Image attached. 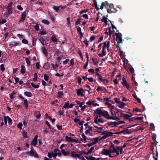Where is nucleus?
I'll return each mask as SVG.
<instances>
[{
	"instance_id": "1",
	"label": "nucleus",
	"mask_w": 160,
	"mask_h": 160,
	"mask_svg": "<svg viewBox=\"0 0 160 160\" xmlns=\"http://www.w3.org/2000/svg\"><path fill=\"white\" fill-rule=\"evenodd\" d=\"M115 106L111 104V113L112 116H111V119H113L115 120H119L120 119L118 117L119 116L121 118H123L124 120H128L129 117H131L132 115H130L127 114L122 113L123 112L122 110H118L116 109Z\"/></svg>"
},
{
	"instance_id": "2",
	"label": "nucleus",
	"mask_w": 160,
	"mask_h": 160,
	"mask_svg": "<svg viewBox=\"0 0 160 160\" xmlns=\"http://www.w3.org/2000/svg\"><path fill=\"white\" fill-rule=\"evenodd\" d=\"M119 149V146H117L116 148L114 144L111 141V158L118 156L119 154L118 150Z\"/></svg>"
},
{
	"instance_id": "3",
	"label": "nucleus",
	"mask_w": 160,
	"mask_h": 160,
	"mask_svg": "<svg viewBox=\"0 0 160 160\" xmlns=\"http://www.w3.org/2000/svg\"><path fill=\"white\" fill-rule=\"evenodd\" d=\"M94 112L99 114V117L102 116L108 119H110V115L107 111L97 109L94 111Z\"/></svg>"
},
{
	"instance_id": "4",
	"label": "nucleus",
	"mask_w": 160,
	"mask_h": 160,
	"mask_svg": "<svg viewBox=\"0 0 160 160\" xmlns=\"http://www.w3.org/2000/svg\"><path fill=\"white\" fill-rule=\"evenodd\" d=\"M109 41H108L107 43L106 42L103 43V47L102 50V53L98 54V55L99 57H102L106 55V49L108 51H109Z\"/></svg>"
},
{
	"instance_id": "5",
	"label": "nucleus",
	"mask_w": 160,
	"mask_h": 160,
	"mask_svg": "<svg viewBox=\"0 0 160 160\" xmlns=\"http://www.w3.org/2000/svg\"><path fill=\"white\" fill-rule=\"evenodd\" d=\"M115 39L117 41V43H122V35L121 33L115 32Z\"/></svg>"
},
{
	"instance_id": "6",
	"label": "nucleus",
	"mask_w": 160,
	"mask_h": 160,
	"mask_svg": "<svg viewBox=\"0 0 160 160\" xmlns=\"http://www.w3.org/2000/svg\"><path fill=\"white\" fill-rule=\"evenodd\" d=\"M131 133V132L129 131V130L127 128L125 130H124L123 131H121L120 132H111V138L112 137H113V134H118L121 133H123L124 134H129Z\"/></svg>"
},
{
	"instance_id": "7",
	"label": "nucleus",
	"mask_w": 160,
	"mask_h": 160,
	"mask_svg": "<svg viewBox=\"0 0 160 160\" xmlns=\"http://www.w3.org/2000/svg\"><path fill=\"white\" fill-rule=\"evenodd\" d=\"M71 157L74 158L77 157L81 160H85V158L83 157H81V154L76 153L74 152H71L70 153Z\"/></svg>"
},
{
	"instance_id": "8",
	"label": "nucleus",
	"mask_w": 160,
	"mask_h": 160,
	"mask_svg": "<svg viewBox=\"0 0 160 160\" xmlns=\"http://www.w3.org/2000/svg\"><path fill=\"white\" fill-rule=\"evenodd\" d=\"M123 82H122V84L124 87H125L128 90H129L131 88L129 84L128 83L125 77L124 76L122 79Z\"/></svg>"
},
{
	"instance_id": "9",
	"label": "nucleus",
	"mask_w": 160,
	"mask_h": 160,
	"mask_svg": "<svg viewBox=\"0 0 160 160\" xmlns=\"http://www.w3.org/2000/svg\"><path fill=\"white\" fill-rule=\"evenodd\" d=\"M94 122L95 123L98 124L99 123H103L104 121L103 119L99 118L98 115H96L94 118Z\"/></svg>"
},
{
	"instance_id": "10",
	"label": "nucleus",
	"mask_w": 160,
	"mask_h": 160,
	"mask_svg": "<svg viewBox=\"0 0 160 160\" xmlns=\"http://www.w3.org/2000/svg\"><path fill=\"white\" fill-rule=\"evenodd\" d=\"M97 99L99 100H103V101L104 102V103H105V104L108 105V108H110V103L109 102V98H104L101 99L99 98H97Z\"/></svg>"
},
{
	"instance_id": "11",
	"label": "nucleus",
	"mask_w": 160,
	"mask_h": 160,
	"mask_svg": "<svg viewBox=\"0 0 160 160\" xmlns=\"http://www.w3.org/2000/svg\"><path fill=\"white\" fill-rule=\"evenodd\" d=\"M101 153L104 155H108L110 157V148L108 149H103L101 152Z\"/></svg>"
},
{
	"instance_id": "12",
	"label": "nucleus",
	"mask_w": 160,
	"mask_h": 160,
	"mask_svg": "<svg viewBox=\"0 0 160 160\" xmlns=\"http://www.w3.org/2000/svg\"><path fill=\"white\" fill-rule=\"evenodd\" d=\"M77 93L78 96H83L84 95V92L82 88L78 89L77 91Z\"/></svg>"
},
{
	"instance_id": "13",
	"label": "nucleus",
	"mask_w": 160,
	"mask_h": 160,
	"mask_svg": "<svg viewBox=\"0 0 160 160\" xmlns=\"http://www.w3.org/2000/svg\"><path fill=\"white\" fill-rule=\"evenodd\" d=\"M6 13L5 14L6 17H8L10 14H11L13 12L12 8H6Z\"/></svg>"
},
{
	"instance_id": "14",
	"label": "nucleus",
	"mask_w": 160,
	"mask_h": 160,
	"mask_svg": "<svg viewBox=\"0 0 160 160\" xmlns=\"http://www.w3.org/2000/svg\"><path fill=\"white\" fill-rule=\"evenodd\" d=\"M119 9L120 8L118 7H117L116 8H114L113 4L111 3V13L115 12L116 11H118Z\"/></svg>"
},
{
	"instance_id": "15",
	"label": "nucleus",
	"mask_w": 160,
	"mask_h": 160,
	"mask_svg": "<svg viewBox=\"0 0 160 160\" xmlns=\"http://www.w3.org/2000/svg\"><path fill=\"white\" fill-rule=\"evenodd\" d=\"M38 136L37 135H35L32 141V144L34 146H36L38 142Z\"/></svg>"
},
{
	"instance_id": "16",
	"label": "nucleus",
	"mask_w": 160,
	"mask_h": 160,
	"mask_svg": "<svg viewBox=\"0 0 160 160\" xmlns=\"http://www.w3.org/2000/svg\"><path fill=\"white\" fill-rule=\"evenodd\" d=\"M41 51L45 55L46 57L48 55V52L46 49L44 47H42L41 49Z\"/></svg>"
},
{
	"instance_id": "17",
	"label": "nucleus",
	"mask_w": 160,
	"mask_h": 160,
	"mask_svg": "<svg viewBox=\"0 0 160 160\" xmlns=\"http://www.w3.org/2000/svg\"><path fill=\"white\" fill-rule=\"evenodd\" d=\"M92 142L93 143V145L96 144L98 142L100 141L99 137H96L94 138H93L92 140Z\"/></svg>"
},
{
	"instance_id": "18",
	"label": "nucleus",
	"mask_w": 160,
	"mask_h": 160,
	"mask_svg": "<svg viewBox=\"0 0 160 160\" xmlns=\"http://www.w3.org/2000/svg\"><path fill=\"white\" fill-rule=\"evenodd\" d=\"M119 104V105H117L121 109L125 108V106L126 105L125 103L121 101Z\"/></svg>"
},
{
	"instance_id": "19",
	"label": "nucleus",
	"mask_w": 160,
	"mask_h": 160,
	"mask_svg": "<svg viewBox=\"0 0 160 160\" xmlns=\"http://www.w3.org/2000/svg\"><path fill=\"white\" fill-rule=\"evenodd\" d=\"M110 136V132H108V133H107L106 134L104 135L102 137H101L100 138L99 137V140H102V139H105L108 137H109Z\"/></svg>"
},
{
	"instance_id": "20",
	"label": "nucleus",
	"mask_w": 160,
	"mask_h": 160,
	"mask_svg": "<svg viewBox=\"0 0 160 160\" xmlns=\"http://www.w3.org/2000/svg\"><path fill=\"white\" fill-rule=\"evenodd\" d=\"M39 40L43 45H45V44H47V43H46V41L42 37H40L39 38Z\"/></svg>"
},
{
	"instance_id": "21",
	"label": "nucleus",
	"mask_w": 160,
	"mask_h": 160,
	"mask_svg": "<svg viewBox=\"0 0 160 160\" xmlns=\"http://www.w3.org/2000/svg\"><path fill=\"white\" fill-rule=\"evenodd\" d=\"M19 42H12L9 44V46L11 47H13L14 46L18 45H19Z\"/></svg>"
},
{
	"instance_id": "22",
	"label": "nucleus",
	"mask_w": 160,
	"mask_h": 160,
	"mask_svg": "<svg viewBox=\"0 0 160 160\" xmlns=\"http://www.w3.org/2000/svg\"><path fill=\"white\" fill-rule=\"evenodd\" d=\"M95 100H91L86 102V104H88V106H90L92 105L93 106L94 102H95Z\"/></svg>"
},
{
	"instance_id": "23",
	"label": "nucleus",
	"mask_w": 160,
	"mask_h": 160,
	"mask_svg": "<svg viewBox=\"0 0 160 160\" xmlns=\"http://www.w3.org/2000/svg\"><path fill=\"white\" fill-rule=\"evenodd\" d=\"M34 115L37 119H39L41 116L40 113L39 112L36 111L35 112Z\"/></svg>"
},
{
	"instance_id": "24",
	"label": "nucleus",
	"mask_w": 160,
	"mask_h": 160,
	"mask_svg": "<svg viewBox=\"0 0 160 160\" xmlns=\"http://www.w3.org/2000/svg\"><path fill=\"white\" fill-rule=\"evenodd\" d=\"M108 18H106L105 16H104L102 17V22H104L106 25L107 24L109 25V24L108 23Z\"/></svg>"
},
{
	"instance_id": "25",
	"label": "nucleus",
	"mask_w": 160,
	"mask_h": 160,
	"mask_svg": "<svg viewBox=\"0 0 160 160\" xmlns=\"http://www.w3.org/2000/svg\"><path fill=\"white\" fill-rule=\"evenodd\" d=\"M24 95L28 97H31L32 96V94L29 92L26 91L24 92Z\"/></svg>"
},
{
	"instance_id": "26",
	"label": "nucleus",
	"mask_w": 160,
	"mask_h": 160,
	"mask_svg": "<svg viewBox=\"0 0 160 160\" xmlns=\"http://www.w3.org/2000/svg\"><path fill=\"white\" fill-rule=\"evenodd\" d=\"M51 40L53 42H56L58 40V39L56 38V36L54 35H53L51 37Z\"/></svg>"
},
{
	"instance_id": "27",
	"label": "nucleus",
	"mask_w": 160,
	"mask_h": 160,
	"mask_svg": "<svg viewBox=\"0 0 160 160\" xmlns=\"http://www.w3.org/2000/svg\"><path fill=\"white\" fill-rule=\"evenodd\" d=\"M88 128V129H87L85 132V133L86 135L90 134V132L92 130V127H89Z\"/></svg>"
},
{
	"instance_id": "28",
	"label": "nucleus",
	"mask_w": 160,
	"mask_h": 160,
	"mask_svg": "<svg viewBox=\"0 0 160 160\" xmlns=\"http://www.w3.org/2000/svg\"><path fill=\"white\" fill-rule=\"evenodd\" d=\"M77 31L78 32H79V34L80 35L81 37H82L83 36V33L81 31V28L79 27H78L77 28Z\"/></svg>"
},
{
	"instance_id": "29",
	"label": "nucleus",
	"mask_w": 160,
	"mask_h": 160,
	"mask_svg": "<svg viewBox=\"0 0 160 160\" xmlns=\"http://www.w3.org/2000/svg\"><path fill=\"white\" fill-rule=\"evenodd\" d=\"M21 73L22 74H24L25 72V67L23 65L21 66V69L20 70Z\"/></svg>"
},
{
	"instance_id": "30",
	"label": "nucleus",
	"mask_w": 160,
	"mask_h": 160,
	"mask_svg": "<svg viewBox=\"0 0 160 160\" xmlns=\"http://www.w3.org/2000/svg\"><path fill=\"white\" fill-rule=\"evenodd\" d=\"M118 125V122H111V126L112 127H116Z\"/></svg>"
},
{
	"instance_id": "31",
	"label": "nucleus",
	"mask_w": 160,
	"mask_h": 160,
	"mask_svg": "<svg viewBox=\"0 0 160 160\" xmlns=\"http://www.w3.org/2000/svg\"><path fill=\"white\" fill-rule=\"evenodd\" d=\"M94 127L97 128V129H96V130L98 132H101L102 131V128L98 127L96 126H94Z\"/></svg>"
},
{
	"instance_id": "32",
	"label": "nucleus",
	"mask_w": 160,
	"mask_h": 160,
	"mask_svg": "<svg viewBox=\"0 0 160 160\" xmlns=\"http://www.w3.org/2000/svg\"><path fill=\"white\" fill-rule=\"evenodd\" d=\"M65 140L68 142H71L73 141L71 137H69L68 136H66Z\"/></svg>"
},
{
	"instance_id": "33",
	"label": "nucleus",
	"mask_w": 160,
	"mask_h": 160,
	"mask_svg": "<svg viewBox=\"0 0 160 160\" xmlns=\"http://www.w3.org/2000/svg\"><path fill=\"white\" fill-rule=\"evenodd\" d=\"M85 157L88 160H96L95 158L93 157L92 156L90 157L85 156Z\"/></svg>"
},
{
	"instance_id": "34",
	"label": "nucleus",
	"mask_w": 160,
	"mask_h": 160,
	"mask_svg": "<svg viewBox=\"0 0 160 160\" xmlns=\"http://www.w3.org/2000/svg\"><path fill=\"white\" fill-rule=\"evenodd\" d=\"M23 105H24V107L26 108H28V101L27 99L24 100Z\"/></svg>"
},
{
	"instance_id": "35",
	"label": "nucleus",
	"mask_w": 160,
	"mask_h": 160,
	"mask_svg": "<svg viewBox=\"0 0 160 160\" xmlns=\"http://www.w3.org/2000/svg\"><path fill=\"white\" fill-rule=\"evenodd\" d=\"M61 153L64 156H67L68 153H67V151H65L64 149H62L61 150Z\"/></svg>"
},
{
	"instance_id": "36",
	"label": "nucleus",
	"mask_w": 160,
	"mask_h": 160,
	"mask_svg": "<svg viewBox=\"0 0 160 160\" xmlns=\"http://www.w3.org/2000/svg\"><path fill=\"white\" fill-rule=\"evenodd\" d=\"M79 105V107L81 108V110L82 111H84L85 109L87 107V106L82 105V104H81L80 105Z\"/></svg>"
},
{
	"instance_id": "37",
	"label": "nucleus",
	"mask_w": 160,
	"mask_h": 160,
	"mask_svg": "<svg viewBox=\"0 0 160 160\" xmlns=\"http://www.w3.org/2000/svg\"><path fill=\"white\" fill-rule=\"evenodd\" d=\"M133 111L142 112V110L139 109L138 108H135L133 109Z\"/></svg>"
},
{
	"instance_id": "38",
	"label": "nucleus",
	"mask_w": 160,
	"mask_h": 160,
	"mask_svg": "<svg viewBox=\"0 0 160 160\" xmlns=\"http://www.w3.org/2000/svg\"><path fill=\"white\" fill-rule=\"evenodd\" d=\"M52 8L55 11L58 12L59 10V7L58 6H54Z\"/></svg>"
},
{
	"instance_id": "39",
	"label": "nucleus",
	"mask_w": 160,
	"mask_h": 160,
	"mask_svg": "<svg viewBox=\"0 0 160 160\" xmlns=\"http://www.w3.org/2000/svg\"><path fill=\"white\" fill-rule=\"evenodd\" d=\"M63 93L62 92H58L57 93V96L58 98H61V97L63 95Z\"/></svg>"
},
{
	"instance_id": "40",
	"label": "nucleus",
	"mask_w": 160,
	"mask_h": 160,
	"mask_svg": "<svg viewBox=\"0 0 160 160\" xmlns=\"http://www.w3.org/2000/svg\"><path fill=\"white\" fill-rule=\"evenodd\" d=\"M43 68L46 70L49 68L48 64V63H45L43 65Z\"/></svg>"
},
{
	"instance_id": "41",
	"label": "nucleus",
	"mask_w": 160,
	"mask_h": 160,
	"mask_svg": "<svg viewBox=\"0 0 160 160\" xmlns=\"http://www.w3.org/2000/svg\"><path fill=\"white\" fill-rule=\"evenodd\" d=\"M31 84L32 86L34 88H38L39 87V85H35L33 82L31 83Z\"/></svg>"
},
{
	"instance_id": "42",
	"label": "nucleus",
	"mask_w": 160,
	"mask_h": 160,
	"mask_svg": "<svg viewBox=\"0 0 160 160\" xmlns=\"http://www.w3.org/2000/svg\"><path fill=\"white\" fill-rule=\"evenodd\" d=\"M42 22L46 25H48L49 24V22L47 20H43L42 21Z\"/></svg>"
},
{
	"instance_id": "43",
	"label": "nucleus",
	"mask_w": 160,
	"mask_h": 160,
	"mask_svg": "<svg viewBox=\"0 0 160 160\" xmlns=\"http://www.w3.org/2000/svg\"><path fill=\"white\" fill-rule=\"evenodd\" d=\"M34 29L36 31H38L39 30V27L38 24H37L36 25L34 26Z\"/></svg>"
},
{
	"instance_id": "44",
	"label": "nucleus",
	"mask_w": 160,
	"mask_h": 160,
	"mask_svg": "<svg viewBox=\"0 0 160 160\" xmlns=\"http://www.w3.org/2000/svg\"><path fill=\"white\" fill-rule=\"evenodd\" d=\"M4 64H2L0 66V70L2 71H4L5 70V68L4 67Z\"/></svg>"
},
{
	"instance_id": "45",
	"label": "nucleus",
	"mask_w": 160,
	"mask_h": 160,
	"mask_svg": "<svg viewBox=\"0 0 160 160\" xmlns=\"http://www.w3.org/2000/svg\"><path fill=\"white\" fill-rule=\"evenodd\" d=\"M82 79V78L79 76H78L77 77V80L78 81V83L79 84H81Z\"/></svg>"
},
{
	"instance_id": "46",
	"label": "nucleus",
	"mask_w": 160,
	"mask_h": 160,
	"mask_svg": "<svg viewBox=\"0 0 160 160\" xmlns=\"http://www.w3.org/2000/svg\"><path fill=\"white\" fill-rule=\"evenodd\" d=\"M114 102H115L119 104L120 102V99L119 98H114Z\"/></svg>"
},
{
	"instance_id": "47",
	"label": "nucleus",
	"mask_w": 160,
	"mask_h": 160,
	"mask_svg": "<svg viewBox=\"0 0 160 160\" xmlns=\"http://www.w3.org/2000/svg\"><path fill=\"white\" fill-rule=\"evenodd\" d=\"M111 25L112 27V29H115L116 30L117 32H118V30H117V28L115 27V25H114L112 23L111 21Z\"/></svg>"
},
{
	"instance_id": "48",
	"label": "nucleus",
	"mask_w": 160,
	"mask_h": 160,
	"mask_svg": "<svg viewBox=\"0 0 160 160\" xmlns=\"http://www.w3.org/2000/svg\"><path fill=\"white\" fill-rule=\"evenodd\" d=\"M135 118H133L134 120H142L143 119V117H135Z\"/></svg>"
},
{
	"instance_id": "49",
	"label": "nucleus",
	"mask_w": 160,
	"mask_h": 160,
	"mask_svg": "<svg viewBox=\"0 0 160 160\" xmlns=\"http://www.w3.org/2000/svg\"><path fill=\"white\" fill-rule=\"evenodd\" d=\"M15 94L14 92L12 93L10 95V98L12 99H13L14 98V96L15 95Z\"/></svg>"
},
{
	"instance_id": "50",
	"label": "nucleus",
	"mask_w": 160,
	"mask_h": 160,
	"mask_svg": "<svg viewBox=\"0 0 160 160\" xmlns=\"http://www.w3.org/2000/svg\"><path fill=\"white\" fill-rule=\"evenodd\" d=\"M25 18H25L24 17H21V18H20L19 21L18 23L20 24L22 22H23L25 20Z\"/></svg>"
},
{
	"instance_id": "51",
	"label": "nucleus",
	"mask_w": 160,
	"mask_h": 160,
	"mask_svg": "<svg viewBox=\"0 0 160 160\" xmlns=\"http://www.w3.org/2000/svg\"><path fill=\"white\" fill-rule=\"evenodd\" d=\"M43 77H44V79L46 81H47L48 79V78H49L48 76L46 74H44Z\"/></svg>"
},
{
	"instance_id": "52",
	"label": "nucleus",
	"mask_w": 160,
	"mask_h": 160,
	"mask_svg": "<svg viewBox=\"0 0 160 160\" xmlns=\"http://www.w3.org/2000/svg\"><path fill=\"white\" fill-rule=\"evenodd\" d=\"M89 151V153H91L92 152L94 151V147H91L90 149L88 150Z\"/></svg>"
},
{
	"instance_id": "53",
	"label": "nucleus",
	"mask_w": 160,
	"mask_h": 160,
	"mask_svg": "<svg viewBox=\"0 0 160 160\" xmlns=\"http://www.w3.org/2000/svg\"><path fill=\"white\" fill-rule=\"evenodd\" d=\"M33 75L34 77V78H33L34 80L35 81H37L38 79L37 73H34L33 74Z\"/></svg>"
},
{
	"instance_id": "54",
	"label": "nucleus",
	"mask_w": 160,
	"mask_h": 160,
	"mask_svg": "<svg viewBox=\"0 0 160 160\" xmlns=\"http://www.w3.org/2000/svg\"><path fill=\"white\" fill-rule=\"evenodd\" d=\"M123 148H120L119 147V149L118 150V153H119V152L120 151V153L122 154V153H123L124 152V151L123 150Z\"/></svg>"
},
{
	"instance_id": "55",
	"label": "nucleus",
	"mask_w": 160,
	"mask_h": 160,
	"mask_svg": "<svg viewBox=\"0 0 160 160\" xmlns=\"http://www.w3.org/2000/svg\"><path fill=\"white\" fill-rule=\"evenodd\" d=\"M6 20L5 19H2L0 20V24L5 23L6 22Z\"/></svg>"
},
{
	"instance_id": "56",
	"label": "nucleus",
	"mask_w": 160,
	"mask_h": 160,
	"mask_svg": "<svg viewBox=\"0 0 160 160\" xmlns=\"http://www.w3.org/2000/svg\"><path fill=\"white\" fill-rule=\"evenodd\" d=\"M52 157H53V158H55L57 156V154L56 153L53 152H52L51 153Z\"/></svg>"
},
{
	"instance_id": "57",
	"label": "nucleus",
	"mask_w": 160,
	"mask_h": 160,
	"mask_svg": "<svg viewBox=\"0 0 160 160\" xmlns=\"http://www.w3.org/2000/svg\"><path fill=\"white\" fill-rule=\"evenodd\" d=\"M129 71H130V72H131V73H134V69L132 66L130 68Z\"/></svg>"
},
{
	"instance_id": "58",
	"label": "nucleus",
	"mask_w": 160,
	"mask_h": 160,
	"mask_svg": "<svg viewBox=\"0 0 160 160\" xmlns=\"http://www.w3.org/2000/svg\"><path fill=\"white\" fill-rule=\"evenodd\" d=\"M22 42L24 44H27L28 43V41L26 39H24L22 40Z\"/></svg>"
},
{
	"instance_id": "59",
	"label": "nucleus",
	"mask_w": 160,
	"mask_h": 160,
	"mask_svg": "<svg viewBox=\"0 0 160 160\" xmlns=\"http://www.w3.org/2000/svg\"><path fill=\"white\" fill-rule=\"evenodd\" d=\"M40 33L41 35H45L47 34V32L46 31H42L40 32Z\"/></svg>"
},
{
	"instance_id": "60",
	"label": "nucleus",
	"mask_w": 160,
	"mask_h": 160,
	"mask_svg": "<svg viewBox=\"0 0 160 160\" xmlns=\"http://www.w3.org/2000/svg\"><path fill=\"white\" fill-rule=\"evenodd\" d=\"M45 123H46V125L49 128L51 129V125H50V124L49 123V122L47 121H46Z\"/></svg>"
},
{
	"instance_id": "61",
	"label": "nucleus",
	"mask_w": 160,
	"mask_h": 160,
	"mask_svg": "<svg viewBox=\"0 0 160 160\" xmlns=\"http://www.w3.org/2000/svg\"><path fill=\"white\" fill-rule=\"evenodd\" d=\"M7 119L8 122V123L9 124L11 123L12 122V120L11 119V118L7 116Z\"/></svg>"
},
{
	"instance_id": "62",
	"label": "nucleus",
	"mask_w": 160,
	"mask_h": 160,
	"mask_svg": "<svg viewBox=\"0 0 160 160\" xmlns=\"http://www.w3.org/2000/svg\"><path fill=\"white\" fill-rule=\"evenodd\" d=\"M68 106H69V103L68 102H66L65 104L64 105L63 108H67L68 107Z\"/></svg>"
},
{
	"instance_id": "63",
	"label": "nucleus",
	"mask_w": 160,
	"mask_h": 160,
	"mask_svg": "<svg viewBox=\"0 0 160 160\" xmlns=\"http://www.w3.org/2000/svg\"><path fill=\"white\" fill-rule=\"evenodd\" d=\"M25 60L26 61V62L27 64L28 65H30V62L29 59L28 58H25Z\"/></svg>"
},
{
	"instance_id": "64",
	"label": "nucleus",
	"mask_w": 160,
	"mask_h": 160,
	"mask_svg": "<svg viewBox=\"0 0 160 160\" xmlns=\"http://www.w3.org/2000/svg\"><path fill=\"white\" fill-rule=\"evenodd\" d=\"M22 124L21 123H19L18 125H17V127L18 128H19L20 129L22 128Z\"/></svg>"
}]
</instances>
